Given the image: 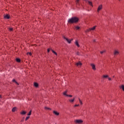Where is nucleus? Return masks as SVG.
I'll use <instances>...</instances> for the list:
<instances>
[{
  "instance_id": "obj_26",
  "label": "nucleus",
  "mask_w": 124,
  "mask_h": 124,
  "mask_svg": "<svg viewBox=\"0 0 124 124\" xmlns=\"http://www.w3.org/2000/svg\"><path fill=\"white\" fill-rule=\"evenodd\" d=\"M31 110L29 111L28 114V116H31Z\"/></svg>"
},
{
  "instance_id": "obj_13",
  "label": "nucleus",
  "mask_w": 124,
  "mask_h": 124,
  "mask_svg": "<svg viewBox=\"0 0 124 124\" xmlns=\"http://www.w3.org/2000/svg\"><path fill=\"white\" fill-rule=\"evenodd\" d=\"M4 19H10V16L8 15H6V16H4Z\"/></svg>"
},
{
  "instance_id": "obj_1",
  "label": "nucleus",
  "mask_w": 124,
  "mask_h": 124,
  "mask_svg": "<svg viewBox=\"0 0 124 124\" xmlns=\"http://www.w3.org/2000/svg\"><path fill=\"white\" fill-rule=\"evenodd\" d=\"M79 21V18L77 17H73L69 19L68 23L69 24H74V23H77Z\"/></svg>"
},
{
  "instance_id": "obj_23",
  "label": "nucleus",
  "mask_w": 124,
  "mask_h": 124,
  "mask_svg": "<svg viewBox=\"0 0 124 124\" xmlns=\"http://www.w3.org/2000/svg\"><path fill=\"white\" fill-rule=\"evenodd\" d=\"M108 77H109V76L108 75H104V76H103V78H108Z\"/></svg>"
},
{
  "instance_id": "obj_34",
  "label": "nucleus",
  "mask_w": 124,
  "mask_h": 124,
  "mask_svg": "<svg viewBox=\"0 0 124 124\" xmlns=\"http://www.w3.org/2000/svg\"><path fill=\"white\" fill-rule=\"evenodd\" d=\"M108 81H111V80H112V79L111 78H108Z\"/></svg>"
},
{
  "instance_id": "obj_30",
  "label": "nucleus",
  "mask_w": 124,
  "mask_h": 124,
  "mask_svg": "<svg viewBox=\"0 0 124 124\" xmlns=\"http://www.w3.org/2000/svg\"><path fill=\"white\" fill-rule=\"evenodd\" d=\"M76 54L78 55V56H80V52L78 51L77 52Z\"/></svg>"
},
{
  "instance_id": "obj_16",
  "label": "nucleus",
  "mask_w": 124,
  "mask_h": 124,
  "mask_svg": "<svg viewBox=\"0 0 124 124\" xmlns=\"http://www.w3.org/2000/svg\"><path fill=\"white\" fill-rule=\"evenodd\" d=\"M95 28H96V26H93V27L90 28L91 31H94L95 30Z\"/></svg>"
},
{
  "instance_id": "obj_14",
  "label": "nucleus",
  "mask_w": 124,
  "mask_h": 124,
  "mask_svg": "<svg viewBox=\"0 0 124 124\" xmlns=\"http://www.w3.org/2000/svg\"><path fill=\"white\" fill-rule=\"evenodd\" d=\"M12 82H14V83H16V85L19 86V83H18V82L16 81V80H15V79H13L12 80Z\"/></svg>"
},
{
  "instance_id": "obj_37",
  "label": "nucleus",
  "mask_w": 124,
  "mask_h": 124,
  "mask_svg": "<svg viewBox=\"0 0 124 124\" xmlns=\"http://www.w3.org/2000/svg\"><path fill=\"white\" fill-rule=\"evenodd\" d=\"M0 98H1V95H0Z\"/></svg>"
},
{
  "instance_id": "obj_19",
  "label": "nucleus",
  "mask_w": 124,
  "mask_h": 124,
  "mask_svg": "<svg viewBox=\"0 0 124 124\" xmlns=\"http://www.w3.org/2000/svg\"><path fill=\"white\" fill-rule=\"evenodd\" d=\"M44 109H45V110H52L51 108L46 107H45Z\"/></svg>"
},
{
  "instance_id": "obj_38",
  "label": "nucleus",
  "mask_w": 124,
  "mask_h": 124,
  "mask_svg": "<svg viewBox=\"0 0 124 124\" xmlns=\"http://www.w3.org/2000/svg\"><path fill=\"white\" fill-rule=\"evenodd\" d=\"M21 122H23V120H22Z\"/></svg>"
},
{
  "instance_id": "obj_15",
  "label": "nucleus",
  "mask_w": 124,
  "mask_h": 124,
  "mask_svg": "<svg viewBox=\"0 0 124 124\" xmlns=\"http://www.w3.org/2000/svg\"><path fill=\"white\" fill-rule=\"evenodd\" d=\"M20 114L21 115H26V114H27V112L23 110L20 112Z\"/></svg>"
},
{
  "instance_id": "obj_21",
  "label": "nucleus",
  "mask_w": 124,
  "mask_h": 124,
  "mask_svg": "<svg viewBox=\"0 0 124 124\" xmlns=\"http://www.w3.org/2000/svg\"><path fill=\"white\" fill-rule=\"evenodd\" d=\"M16 61L17 62H21V60L19 58H17L16 59Z\"/></svg>"
},
{
  "instance_id": "obj_25",
  "label": "nucleus",
  "mask_w": 124,
  "mask_h": 124,
  "mask_svg": "<svg viewBox=\"0 0 124 124\" xmlns=\"http://www.w3.org/2000/svg\"><path fill=\"white\" fill-rule=\"evenodd\" d=\"M88 3L90 5H91L92 6H93V3L90 1H88Z\"/></svg>"
},
{
  "instance_id": "obj_4",
  "label": "nucleus",
  "mask_w": 124,
  "mask_h": 124,
  "mask_svg": "<svg viewBox=\"0 0 124 124\" xmlns=\"http://www.w3.org/2000/svg\"><path fill=\"white\" fill-rule=\"evenodd\" d=\"M91 66H92V69H93V70H96V68H95V65H94V64H91Z\"/></svg>"
},
{
  "instance_id": "obj_33",
  "label": "nucleus",
  "mask_w": 124,
  "mask_h": 124,
  "mask_svg": "<svg viewBox=\"0 0 124 124\" xmlns=\"http://www.w3.org/2000/svg\"><path fill=\"white\" fill-rule=\"evenodd\" d=\"M78 106H79V104H78V105H75L74 107H77Z\"/></svg>"
},
{
  "instance_id": "obj_32",
  "label": "nucleus",
  "mask_w": 124,
  "mask_h": 124,
  "mask_svg": "<svg viewBox=\"0 0 124 124\" xmlns=\"http://www.w3.org/2000/svg\"><path fill=\"white\" fill-rule=\"evenodd\" d=\"M67 97H72V95H68V96H67Z\"/></svg>"
},
{
  "instance_id": "obj_24",
  "label": "nucleus",
  "mask_w": 124,
  "mask_h": 124,
  "mask_svg": "<svg viewBox=\"0 0 124 124\" xmlns=\"http://www.w3.org/2000/svg\"><path fill=\"white\" fill-rule=\"evenodd\" d=\"M52 53H54V54L56 55V56H57L58 54H57V52H56V51H54L53 50H51Z\"/></svg>"
},
{
  "instance_id": "obj_22",
  "label": "nucleus",
  "mask_w": 124,
  "mask_h": 124,
  "mask_svg": "<svg viewBox=\"0 0 124 124\" xmlns=\"http://www.w3.org/2000/svg\"><path fill=\"white\" fill-rule=\"evenodd\" d=\"M78 100L79 101V103L81 105H82L83 104V103L82 102V101L81 100V99H80V98H78Z\"/></svg>"
},
{
  "instance_id": "obj_12",
  "label": "nucleus",
  "mask_w": 124,
  "mask_h": 124,
  "mask_svg": "<svg viewBox=\"0 0 124 124\" xmlns=\"http://www.w3.org/2000/svg\"><path fill=\"white\" fill-rule=\"evenodd\" d=\"M76 65H77V66H79V65L81 66L82 65V63H81V62H79L76 64Z\"/></svg>"
},
{
  "instance_id": "obj_3",
  "label": "nucleus",
  "mask_w": 124,
  "mask_h": 124,
  "mask_svg": "<svg viewBox=\"0 0 124 124\" xmlns=\"http://www.w3.org/2000/svg\"><path fill=\"white\" fill-rule=\"evenodd\" d=\"M64 39H65V40H66V41L68 42V43L70 44L71 43V42L72 41V40H73V39H71V40H69L68 39H67V38L64 37Z\"/></svg>"
},
{
  "instance_id": "obj_27",
  "label": "nucleus",
  "mask_w": 124,
  "mask_h": 124,
  "mask_svg": "<svg viewBox=\"0 0 124 124\" xmlns=\"http://www.w3.org/2000/svg\"><path fill=\"white\" fill-rule=\"evenodd\" d=\"M29 119H30V116H27L25 119V121H28V120H29Z\"/></svg>"
},
{
  "instance_id": "obj_11",
  "label": "nucleus",
  "mask_w": 124,
  "mask_h": 124,
  "mask_svg": "<svg viewBox=\"0 0 124 124\" xmlns=\"http://www.w3.org/2000/svg\"><path fill=\"white\" fill-rule=\"evenodd\" d=\"M75 100V98L74 97L73 99H69V101L70 103H73L74 102V101Z\"/></svg>"
},
{
  "instance_id": "obj_36",
  "label": "nucleus",
  "mask_w": 124,
  "mask_h": 124,
  "mask_svg": "<svg viewBox=\"0 0 124 124\" xmlns=\"http://www.w3.org/2000/svg\"><path fill=\"white\" fill-rule=\"evenodd\" d=\"M93 42H95V40H93Z\"/></svg>"
},
{
  "instance_id": "obj_17",
  "label": "nucleus",
  "mask_w": 124,
  "mask_h": 124,
  "mask_svg": "<svg viewBox=\"0 0 124 124\" xmlns=\"http://www.w3.org/2000/svg\"><path fill=\"white\" fill-rule=\"evenodd\" d=\"M34 86L35 88H37V87H38V83H37L36 82H34Z\"/></svg>"
},
{
  "instance_id": "obj_35",
  "label": "nucleus",
  "mask_w": 124,
  "mask_h": 124,
  "mask_svg": "<svg viewBox=\"0 0 124 124\" xmlns=\"http://www.w3.org/2000/svg\"><path fill=\"white\" fill-rule=\"evenodd\" d=\"M47 53H49V52H50V49H47Z\"/></svg>"
},
{
  "instance_id": "obj_2",
  "label": "nucleus",
  "mask_w": 124,
  "mask_h": 124,
  "mask_svg": "<svg viewBox=\"0 0 124 124\" xmlns=\"http://www.w3.org/2000/svg\"><path fill=\"white\" fill-rule=\"evenodd\" d=\"M74 123L75 124H83V120L81 119H75L74 121Z\"/></svg>"
},
{
  "instance_id": "obj_10",
  "label": "nucleus",
  "mask_w": 124,
  "mask_h": 124,
  "mask_svg": "<svg viewBox=\"0 0 124 124\" xmlns=\"http://www.w3.org/2000/svg\"><path fill=\"white\" fill-rule=\"evenodd\" d=\"M63 95H64V96H68V94H67V90L63 92Z\"/></svg>"
},
{
  "instance_id": "obj_5",
  "label": "nucleus",
  "mask_w": 124,
  "mask_h": 124,
  "mask_svg": "<svg viewBox=\"0 0 124 124\" xmlns=\"http://www.w3.org/2000/svg\"><path fill=\"white\" fill-rule=\"evenodd\" d=\"M74 30H75V31H78V30H80V27L78 26H75L74 27Z\"/></svg>"
},
{
  "instance_id": "obj_8",
  "label": "nucleus",
  "mask_w": 124,
  "mask_h": 124,
  "mask_svg": "<svg viewBox=\"0 0 124 124\" xmlns=\"http://www.w3.org/2000/svg\"><path fill=\"white\" fill-rule=\"evenodd\" d=\"M119 53H120V52L118 50H114V56H117Z\"/></svg>"
},
{
  "instance_id": "obj_40",
  "label": "nucleus",
  "mask_w": 124,
  "mask_h": 124,
  "mask_svg": "<svg viewBox=\"0 0 124 124\" xmlns=\"http://www.w3.org/2000/svg\"><path fill=\"white\" fill-rule=\"evenodd\" d=\"M115 77V76H113V78Z\"/></svg>"
},
{
  "instance_id": "obj_9",
  "label": "nucleus",
  "mask_w": 124,
  "mask_h": 124,
  "mask_svg": "<svg viewBox=\"0 0 124 124\" xmlns=\"http://www.w3.org/2000/svg\"><path fill=\"white\" fill-rule=\"evenodd\" d=\"M53 113L54 114V115H55V116H59V115H60V113L58 112L57 111L54 110Z\"/></svg>"
},
{
  "instance_id": "obj_7",
  "label": "nucleus",
  "mask_w": 124,
  "mask_h": 124,
  "mask_svg": "<svg viewBox=\"0 0 124 124\" xmlns=\"http://www.w3.org/2000/svg\"><path fill=\"white\" fill-rule=\"evenodd\" d=\"M75 44L77 47H80V45H79V43H78V41L76 40L75 42Z\"/></svg>"
},
{
  "instance_id": "obj_31",
  "label": "nucleus",
  "mask_w": 124,
  "mask_h": 124,
  "mask_svg": "<svg viewBox=\"0 0 124 124\" xmlns=\"http://www.w3.org/2000/svg\"><path fill=\"white\" fill-rule=\"evenodd\" d=\"M27 55H29L30 56H31V52H28Z\"/></svg>"
},
{
  "instance_id": "obj_29",
  "label": "nucleus",
  "mask_w": 124,
  "mask_h": 124,
  "mask_svg": "<svg viewBox=\"0 0 124 124\" xmlns=\"http://www.w3.org/2000/svg\"><path fill=\"white\" fill-rule=\"evenodd\" d=\"M104 53H105V50L100 51V54H103Z\"/></svg>"
},
{
  "instance_id": "obj_39",
  "label": "nucleus",
  "mask_w": 124,
  "mask_h": 124,
  "mask_svg": "<svg viewBox=\"0 0 124 124\" xmlns=\"http://www.w3.org/2000/svg\"><path fill=\"white\" fill-rule=\"evenodd\" d=\"M21 122H23V120H22Z\"/></svg>"
},
{
  "instance_id": "obj_18",
  "label": "nucleus",
  "mask_w": 124,
  "mask_h": 124,
  "mask_svg": "<svg viewBox=\"0 0 124 124\" xmlns=\"http://www.w3.org/2000/svg\"><path fill=\"white\" fill-rule=\"evenodd\" d=\"M16 109H17V108L16 107L13 108L12 109V112H15Z\"/></svg>"
},
{
  "instance_id": "obj_28",
  "label": "nucleus",
  "mask_w": 124,
  "mask_h": 124,
  "mask_svg": "<svg viewBox=\"0 0 124 124\" xmlns=\"http://www.w3.org/2000/svg\"><path fill=\"white\" fill-rule=\"evenodd\" d=\"M9 31H13V28H9Z\"/></svg>"
},
{
  "instance_id": "obj_20",
  "label": "nucleus",
  "mask_w": 124,
  "mask_h": 124,
  "mask_svg": "<svg viewBox=\"0 0 124 124\" xmlns=\"http://www.w3.org/2000/svg\"><path fill=\"white\" fill-rule=\"evenodd\" d=\"M90 31H92L91 30V28H89V29H87L86 31V32H90Z\"/></svg>"
},
{
  "instance_id": "obj_6",
  "label": "nucleus",
  "mask_w": 124,
  "mask_h": 124,
  "mask_svg": "<svg viewBox=\"0 0 124 124\" xmlns=\"http://www.w3.org/2000/svg\"><path fill=\"white\" fill-rule=\"evenodd\" d=\"M101 9H102V5H100L98 7L97 12H99Z\"/></svg>"
}]
</instances>
